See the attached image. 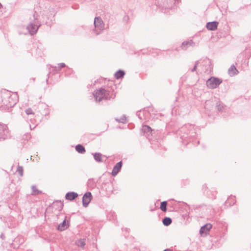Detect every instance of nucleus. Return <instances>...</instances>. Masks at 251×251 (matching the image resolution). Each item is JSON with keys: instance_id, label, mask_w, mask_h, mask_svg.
I'll return each instance as SVG.
<instances>
[{"instance_id": "obj_1", "label": "nucleus", "mask_w": 251, "mask_h": 251, "mask_svg": "<svg viewBox=\"0 0 251 251\" xmlns=\"http://www.w3.org/2000/svg\"><path fill=\"white\" fill-rule=\"evenodd\" d=\"M212 69L211 60L207 57H205L196 61L194 67L190 70L191 72L197 71V74H200L204 76L206 75H209L208 78H218L211 75V73Z\"/></svg>"}, {"instance_id": "obj_2", "label": "nucleus", "mask_w": 251, "mask_h": 251, "mask_svg": "<svg viewBox=\"0 0 251 251\" xmlns=\"http://www.w3.org/2000/svg\"><path fill=\"white\" fill-rule=\"evenodd\" d=\"M18 101L17 93H12L6 89L0 90V107L8 109L13 107Z\"/></svg>"}, {"instance_id": "obj_3", "label": "nucleus", "mask_w": 251, "mask_h": 251, "mask_svg": "<svg viewBox=\"0 0 251 251\" xmlns=\"http://www.w3.org/2000/svg\"><path fill=\"white\" fill-rule=\"evenodd\" d=\"M41 24L39 23L37 19V14L35 12L33 14V20L30 22L26 26V29L28 31L29 34L33 35L36 33Z\"/></svg>"}, {"instance_id": "obj_4", "label": "nucleus", "mask_w": 251, "mask_h": 251, "mask_svg": "<svg viewBox=\"0 0 251 251\" xmlns=\"http://www.w3.org/2000/svg\"><path fill=\"white\" fill-rule=\"evenodd\" d=\"M180 132L181 134V137L184 138H187V136L189 134H195V125L190 124H185L180 128Z\"/></svg>"}, {"instance_id": "obj_5", "label": "nucleus", "mask_w": 251, "mask_h": 251, "mask_svg": "<svg viewBox=\"0 0 251 251\" xmlns=\"http://www.w3.org/2000/svg\"><path fill=\"white\" fill-rule=\"evenodd\" d=\"M107 92L104 89H100L94 94V96L96 101H100L103 99H107Z\"/></svg>"}, {"instance_id": "obj_6", "label": "nucleus", "mask_w": 251, "mask_h": 251, "mask_svg": "<svg viewBox=\"0 0 251 251\" xmlns=\"http://www.w3.org/2000/svg\"><path fill=\"white\" fill-rule=\"evenodd\" d=\"M9 132L7 126L0 123V141L7 138Z\"/></svg>"}, {"instance_id": "obj_7", "label": "nucleus", "mask_w": 251, "mask_h": 251, "mask_svg": "<svg viewBox=\"0 0 251 251\" xmlns=\"http://www.w3.org/2000/svg\"><path fill=\"white\" fill-rule=\"evenodd\" d=\"M65 64L64 63H59L58 66L50 67V72L48 74V78L50 77H52L53 75L58 74L60 70L62 68L65 67Z\"/></svg>"}, {"instance_id": "obj_8", "label": "nucleus", "mask_w": 251, "mask_h": 251, "mask_svg": "<svg viewBox=\"0 0 251 251\" xmlns=\"http://www.w3.org/2000/svg\"><path fill=\"white\" fill-rule=\"evenodd\" d=\"M222 82V79H207L206 82L207 87L210 89L216 88Z\"/></svg>"}, {"instance_id": "obj_9", "label": "nucleus", "mask_w": 251, "mask_h": 251, "mask_svg": "<svg viewBox=\"0 0 251 251\" xmlns=\"http://www.w3.org/2000/svg\"><path fill=\"white\" fill-rule=\"evenodd\" d=\"M92 199L91 192H87L82 197V204L83 207H87Z\"/></svg>"}, {"instance_id": "obj_10", "label": "nucleus", "mask_w": 251, "mask_h": 251, "mask_svg": "<svg viewBox=\"0 0 251 251\" xmlns=\"http://www.w3.org/2000/svg\"><path fill=\"white\" fill-rule=\"evenodd\" d=\"M37 108L39 112L43 116H46L49 113L48 105L44 103H39Z\"/></svg>"}, {"instance_id": "obj_11", "label": "nucleus", "mask_w": 251, "mask_h": 251, "mask_svg": "<svg viewBox=\"0 0 251 251\" xmlns=\"http://www.w3.org/2000/svg\"><path fill=\"white\" fill-rule=\"evenodd\" d=\"M94 25L95 27L99 28V29H102L104 27V23L101 18L99 17H95L94 19Z\"/></svg>"}, {"instance_id": "obj_12", "label": "nucleus", "mask_w": 251, "mask_h": 251, "mask_svg": "<svg viewBox=\"0 0 251 251\" xmlns=\"http://www.w3.org/2000/svg\"><path fill=\"white\" fill-rule=\"evenodd\" d=\"M218 24L219 23L217 21L208 22L206 27L209 30L215 31L217 29Z\"/></svg>"}, {"instance_id": "obj_13", "label": "nucleus", "mask_w": 251, "mask_h": 251, "mask_svg": "<svg viewBox=\"0 0 251 251\" xmlns=\"http://www.w3.org/2000/svg\"><path fill=\"white\" fill-rule=\"evenodd\" d=\"M64 204L60 201H54L52 205V208L56 210L60 211L62 210Z\"/></svg>"}, {"instance_id": "obj_14", "label": "nucleus", "mask_w": 251, "mask_h": 251, "mask_svg": "<svg viewBox=\"0 0 251 251\" xmlns=\"http://www.w3.org/2000/svg\"><path fill=\"white\" fill-rule=\"evenodd\" d=\"M69 227V222H68L67 223H66V217L65 219L63 220V221L57 227V229L60 231H63L66 230Z\"/></svg>"}, {"instance_id": "obj_15", "label": "nucleus", "mask_w": 251, "mask_h": 251, "mask_svg": "<svg viewBox=\"0 0 251 251\" xmlns=\"http://www.w3.org/2000/svg\"><path fill=\"white\" fill-rule=\"evenodd\" d=\"M122 165V161H120V162L116 163V164L114 166L111 173L113 176H115L117 175V174L121 169Z\"/></svg>"}, {"instance_id": "obj_16", "label": "nucleus", "mask_w": 251, "mask_h": 251, "mask_svg": "<svg viewBox=\"0 0 251 251\" xmlns=\"http://www.w3.org/2000/svg\"><path fill=\"white\" fill-rule=\"evenodd\" d=\"M212 225L210 224H206L201 227L200 230V233L202 235L203 233L206 234L209 232L210 229L212 228Z\"/></svg>"}, {"instance_id": "obj_17", "label": "nucleus", "mask_w": 251, "mask_h": 251, "mask_svg": "<svg viewBox=\"0 0 251 251\" xmlns=\"http://www.w3.org/2000/svg\"><path fill=\"white\" fill-rule=\"evenodd\" d=\"M195 45L192 40L185 41L182 43L181 48L183 50H186L189 47H194Z\"/></svg>"}, {"instance_id": "obj_18", "label": "nucleus", "mask_w": 251, "mask_h": 251, "mask_svg": "<svg viewBox=\"0 0 251 251\" xmlns=\"http://www.w3.org/2000/svg\"><path fill=\"white\" fill-rule=\"evenodd\" d=\"M228 74L231 77L239 73V71L236 69L234 65L232 64L228 69Z\"/></svg>"}, {"instance_id": "obj_19", "label": "nucleus", "mask_w": 251, "mask_h": 251, "mask_svg": "<svg viewBox=\"0 0 251 251\" xmlns=\"http://www.w3.org/2000/svg\"><path fill=\"white\" fill-rule=\"evenodd\" d=\"M78 197L77 193L74 192L67 193L65 195V199L69 201H73Z\"/></svg>"}, {"instance_id": "obj_20", "label": "nucleus", "mask_w": 251, "mask_h": 251, "mask_svg": "<svg viewBox=\"0 0 251 251\" xmlns=\"http://www.w3.org/2000/svg\"><path fill=\"white\" fill-rule=\"evenodd\" d=\"M141 131L144 134L149 135L152 132V129L148 125H143L141 129Z\"/></svg>"}, {"instance_id": "obj_21", "label": "nucleus", "mask_w": 251, "mask_h": 251, "mask_svg": "<svg viewBox=\"0 0 251 251\" xmlns=\"http://www.w3.org/2000/svg\"><path fill=\"white\" fill-rule=\"evenodd\" d=\"M236 202V198L235 196H230L225 202V205L226 206H231L233 205Z\"/></svg>"}, {"instance_id": "obj_22", "label": "nucleus", "mask_w": 251, "mask_h": 251, "mask_svg": "<svg viewBox=\"0 0 251 251\" xmlns=\"http://www.w3.org/2000/svg\"><path fill=\"white\" fill-rule=\"evenodd\" d=\"M95 160L97 162H102V154L100 152H95L92 153Z\"/></svg>"}, {"instance_id": "obj_23", "label": "nucleus", "mask_w": 251, "mask_h": 251, "mask_svg": "<svg viewBox=\"0 0 251 251\" xmlns=\"http://www.w3.org/2000/svg\"><path fill=\"white\" fill-rule=\"evenodd\" d=\"M125 75V72L124 71L119 70L114 74V77L115 78H122L124 77Z\"/></svg>"}, {"instance_id": "obj_24", "label": "nucleus", "mask_w": 251, "mask_h": 251, "mask_svg": "<svg viewBox=\"0 0 251 251\" xmlns=\"http://www.w3.org/2000/svg\"><path fill=\"white\" fill-rule=\"evenodd\" d=\"M75 150L79 153H84L86 151L85 148L81 145L78 144L75 146Z\"/></svg>"}, {"instance_id": "obj_25", "label": "nucleus", "mask_w": 251, "mask_h": 251, "mask_svg": "<svg viewBox=\"0 0 251 251\" xmlns=\"http://www.w3.org/2000/svg\"><path fill=\"white\" fill-rule=\"evenodd\" d=\"M85 241L86 239L85 238L79 239L76 241L75 244L78 247L84 248L85 245Z\"/></svg>"}, {"instance_id": "obj_26", "label": "nucleus", "mask_w": 251, "mask_h": 251, "mask_svg": "<svg viewBox=\"0 0 251 251\" xmlns=\"http://www.w3.org/2000/svg\"><path fill=\"white\" fill-rule=\"evenodd\" d=\"M225 106L221 101H218L216 103V108L219 112H222Z\"/></svg>"}, {"instance_id": "obj_27", "label": "nucleus", "mask_w": 251, "mask_h": 251, "mask_svg": "<svg viewBox=\"0 0 251 251\" xmlns=\"http://www.w3.org/2000/svg\"><path fill=\"white\" fill-rule=\"evenodd\" d=\"M162 223L165 226H168L172 223V220L170 217H165L163 219Z\"/></svg>"}, {"instance_id": "obj_28", "label": "nucleus", "mask_w": 251, "mask_h": 251, "mask_svg": "<svg viewBox=\"0 0 251 251\" xmlns=\"http://www.w3.org/2000/svg\"><path fill=\"white\" fill-rule=\"evenodd\" d=\"M41 193H42V191L38 190L35 186H32V195H37Z\"/></svg>"}, {"instance_id": "obj_29", "label": "nucleus", "mask_w": 251, "mask_h": 251, "mask_svg": "<svg viewBox=\"0 0 251 251\" xmlns=\"http://www.w3.org/2000/svg\"><path fill=\"white\" fill-rule=\"evenodd\" d=\"M167 201H163L161 202L160 204V209L163 211L166 212L167 211Z\"/></svg>"}, {"instance_id": "obj_30", "label": "nucleus", "mask_w": 251, "mask_h": 251, "mask_svg": "<svg viewBox=\"0 0 251 251\" xmlns=\"http://www.w3.org/2000/svg\"><path fill=\"white\" fill-rule=\"evenodd\" d=\"M116 120L119 123H121L123 124L126 123V119L125 115H123L120 119H116Z\"/></svg>"}, {"instance_id": "obj_31", "label": "nucleus", "mask_w": 251, "mask_h": 251, "mask_svg": "<svg viewBox=\"0 0 251 251\" xmlns=\"http://www.w3.org/2000/svg\"><path fill=\"white\" fill-rule=\"evenodd\" d=\"M17 172H18L21 176H23L24 169L22 166L18 165L17 169Z\"/></svg>"}, {"instance_id": "obj_32", "label": "nucleus", "mask_w": 251, "mask_h": 251, "mask_svg": "<svg viewBox=\"0 0 251 251\" xmlns=\"http://www.w3.org/2000/svg\"><path fill=\"white\" fill-rule=\"evenodd\" d=\"M25 112L27 115H34V113L33 112L32 109L30 108H29L26 109L25 111Z\"/></svg>"}, {"instance_id": "obj_33", "label": "nucleus", "mask_w": 251, "mask_h": 251, "mask_svg": "<svg viewBox=\"0 0 251 251\" xmlns=\"http://www.w3.org/2000/svg\"><path fill=\"white\" fill-rule=\"evenodd\" d=\"M141 111V110H140L139 111H138L137 112H136V115L138 117V118L140 119V120H142V118L141 117V115H140V112Z\"/></svg>"}, {"instance_id": "obj_34", "label": "nucleus", "mask_w": 251, "mask_h": 251, "mask_svg": "<svg viewBox=\"0 0 251 251\" xmlns=\"http://www.w3.org/2000/svg\"><path fill=\"white\" fill-rule=\"evenodd\" d=\"M67 72L69 73H72L73 71L72 69L68 68V69H67Z\"/></svg>"}, {"instance_id": "obj_35", "label": "nucleus", "mask_w": 251, "mask_h": 251, "mask_svg": "<svg viewBox=\"0 0 251 251\" xmlns=\"http://www.w3.org/2000/svg\"><path fill=\"white\" fill-rule=\"evenodd\" d=\"M0 237L2 239H5V236L4 235V234L3 233H2L1 235H0Z\"/></svg>"}, {"instance_id": "obj_36", "label": "nucleus", "mask_w": 251, "mask_h": 251, "mask_svg": "<svg viewBox=\"0 0 251 251\" xmlns=\"http://www.w3.org/2000/svg\"><path fill=\"white\" fill-rule=\"evenodd\" d=\"M2 7V4L0 3V8H1Z\"/></svg>"}, {"instance_id": "obj_37", "label": "nucleus", "mask_w": 251, "mask_h": 251, "mask_svg": "<svg viewBox=\"0 0 251 251\" xmlns=\"http://www.w3.org/2000/svg\"><path fill=\"white\" fill-rule=\"evenodd\" d=\"M48 79H46L47 83H48Z\"/></svg>"}, {"instance_id": "obj_38", "label": "nucleus", "mask_w": 251, "mask_h": 251, "mask_svg": "<svg viewBox=\"0 0 251 251\" xmlns=\"http://www.w3.org/2000/svg\"><path fill=\"white\" fill-rule=\"evenodd\" d=\"M101 78L105 79V77H101Z\"/></svg>"}]
</instances>
